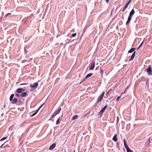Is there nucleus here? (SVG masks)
I'll return each instance as SVG.
<instances>
[{
    "label": "nucleus",
    "instance_id": "obj_33",
    "mask_svg": "<svg viewBox=\"0 0 152 152\" xmlns=\"http://www.w3.org/2000/svg\"><path fill=\"white\" fill-rule=\"evenodd\" d=\"M119 121V117L118 116H117V122H118Z\"/></svg>",
    "mask_w": 152,
    "mask_h": 152
},
{
    "label": "nucleus",
    "instance_id": "obj_9",
    "mask_svg": "<svg viewBox=\"0 0 152 152\" xmlns=\"http://www.w3.org/2000/svg\"><path fill=\"white\" fill-rule=\"evenodd\" d=\"M25 91V90L23 88H19L17 90V92L18 93H21L23 91Z\"/></svg>",
    "mask_w": 152,
    "mask_h": 152
},
{
    "label": "nucleus",
    "instance_id": "obj_29",
    "mask_svg": "<svg viewBox=\"0 0 152 152\" xmlns=\"http://www.w3.org/2000/svg\"><path fill=\"white\" fill-rule=\"evenodd\" d=\"M121 97V96H118L117 98L116 101H117Z\"/></svg>",
    "mask_w": 152,
    "mask_h": 152
},
{
    "label": "nucleus",
    "instance_id": "obj_13",
    "mask_svg": "<svg viewBox=\"0 0 152 152\" xmlns=\"http://www.w3.org/2000/svg\"><path fill=\"white\" fill-rule=\"evenodd\" d=\"M135 12L134 11V9H133L132 11L130 12L129 13V16L131 17L132 16Z\"/></svg>",
    "mask_w": 152,
    "mask_h": 152
},
{
    "label": "nucleus",
    "instance_id": "obj_41",
    "mask_svg": "<svg viewBox=\"0 0 152 152\" xmlns=\"http://www.w3.org/2000/svg\"><path fill=\"white\" fill-rule=\"evenodd\" d=\"M125 11L124 10H123V11Z\"/></svg>",
    "mask_w": 152,
    "mask_h": 152
},
{
    "label": "nucleus",
    "instance_id": "obj_27",
    "mask_svg": "<svg viewBox=\"0 0 152 152\" xmlns=\"http://www.w3.org/2000/svg\"><path fill=\"white\" fill-rule=\"evenodd\" d=\"M7 137H4L3 138H2L0 141H3V140H5L6 138H7Z\"/></svg>",
    "mask_w": 152,
    "mask_h": 152
},
{
    "label": "nucleus",
    "instance_id": "obj_2",
    "mask_svg": "<svg viewBox=\"0 0 152 152\" xmlns=\"http://www.w3.org/2000/svg\"><path fill=\"white\" fill-rule=\"evenodd\" d=\"M146 71L149 75H152V70L150 66H148V67L146 69Z\"/></svg>",
    "mask_w": 152,
    "mask_h": 152
},
{
    "label": "nucleus",
    "instance_id": "obj_11",
    "mask_svg": "<svg viewBox=\"0 0 152 152\" xmlns=\"http://www.w3.org/2000/svg\"><path fill=\"white\" fill-rule=\"evenodd\" d=\"M28 95V94L26 92H23L20 94L21 96L22 97H26Z\"/></svg>",
    "mask_w": 152,
    "mask_h": 152
},
{
    "label": "nucleus",
    "instance_id": "obj_5",
    "mask_svg": "<svg viewBox=\"0 0 152 152\" xmlns=\"http://www.w3.org/2000/svg\"><path fill=\"white\" fill-rule=\"evenodd\" d=\"M95 66V62L93 61L91 64V66L90 67L89 69L90 70H93L94 69Z\"/></svg>",
    "mask_w": 152,
    "mask_h": 152
},
{
    "label": "nucleus",
    "instance_id": "obj_31",
    "mask_svg": "<svg viewBox=\"0 0 152 152\" xmlns=\"http://www.w3.org/2000/svg\"><path fill=\"white\" fill-rule=\"evenodd\" d=\"M132 0H129L127 2V3L129 4H130V2Z\"/></svg>",
    "mask_w": 152,
    "mask_h": 152
},
{
    "label": "nucleus",
    "instance_id": "obj_37",
    "mask_svg": "<svg viewBox=\"0 0 152 152\" xmlns=\"http://www.w3.org/2000/svg\"><path fill=\"white\" fill-rule=\"evenodd\" d=\"M143 41L141 43V44H140V45H142V44H143Z\"/></svg>",
    "mask_w": 152,
    "mask_h": 152
},
{
    "label": "nucleus",
    "instance_id": "obj_14",
    "mask_svg": "<svg viewBox=\"0 0 152 152\" xmlns=\"http://www.w3.org/2000/svg\"><path fill=\"white\" fill-rule=\"evenodd\" d=\"M18 101V99L17 98H14L13 101L12 102V103L13 104H15L17 103Z\"/></svg>",
    "mask_w": 152,
    "mask_h": 152
},
{
    "label": "nucleus",
    "instance_id": "obj_18",
    "mask_svg": "<svg viewBox=\"0 0 152 152\" xmlns=\"http://www.w3.org/2000/svg\"><path fill=\"white\" fill-rule=\"evenodd\" d=\"M92 74H93L92 73H91L88 74L85 77V79H86L87 78H88V77L91 76L92 75Z\"/></svg>",
    "mask_w": 152,
    "mask_h": 152
},
{
    "label": "nucleus",
    "instance_id": "obj_12",
    "mask_svg": "<svg viewBox=\"0 0 152 152\" xmlns=\"http://www.w3.org/2000/svg\"><path fill=\"white\" fill-rule=\"evenodd\" d=\"M117 134H115L114 135L113 138V140L115 142H116L118 140V139L117 138Z\"/></svg>",
    "mask_w": 152,
    "mask_h": 152
},
{
    "label": "nucleus",
    "instance_id": "obj_39",
    "mask_svg": "<svg viewBox=\"0 0 152 152\" xmlns=\"http://www.w3.org/2000/svg\"><path fill=\"white\" fill-rule=\"evenodd\" d=\"M142 45H140V46L138 47V48H140Z\"/></svg>",
    "mask_w": 152,
    "mask_h": 152
},
{
    "label": "nucleus",
    "instance_id": "obj_20",
    "mask_svg": "<svg viewBox=\"0 0 152 152\" xmlns=\"http://www.w3.org/2000/svg\"><path fill=\"white\" fill-rule=\"evenodd\" d=\"M129 88V86H127L126 87V88L125 89L124 92L123 93H121V94H124L126 93V90L128 89Z\"/></svg>",
    "mask_w": 152,
    "mask_h": 152
},
{
    "label": "nucleus",
    "instance_id": "obj_28",
    "mask_svg": "<svg viewBox=\"0 0 152 152\" xmlns=\"http://www.w3.org/2000/svg\"><path fill=\"white\" fill-rule=\"evenodd\" d=\"M44 103H43L38 109L37 110H40V109L43 106V105L44 104Z\"/></svg>",
    "mask_w": 152,
    "mask_h": 152
},
{
    "label": "nucleus",
    "instance_id": "obj_6",
    "mask_svg": "<svg viewBox=\"0 0 152 152\" xmlns=\"http://www.w3.org/2000/svg\"><path fill=\"white\" fill-rule=\"evenodd\" d=\"M38 85V83L37 82H36L34 83L33 85L31 84L30 86L33 88L35 89L37 87Z\"/></svg>",
    "mask_w": 152,
    "mask_h": 152
},
{
    "label": "nucleus",
    "instance_id": "obj_19",
    "mask_svg": "<svg viewBox=\"0 0 152 152\" xmlns=\"http://www.w3.org/2000/svg\"><path fill=\"white\" fill-rule=\"evenodd\" d=\"M14 96V95L13 94H12L11 95L10 97V101H12V99Z\"/></svg>",
    "mask_w": 152,
    "mask_h": 152
},
{
    "label": "nucleus",
    "instance_id": "obj_26",
    "mask_svg": "<svg viewBox=\"0 0 152 152\" xmlns=\"http://www.w3.org/2000/svg\"><path fill=\"white\" fill-rule=\"evenodd\" d=\"M76 35V33H73V34H72V37H75Z\"/></svg>",
    "mask_w": 152,
    "mask_h": 152
},
{
    "label": "nucleus",
    "instance_id": "obj_16",
    "mask_svg": "<svg viewBox=\"0 0 152 152\" xmlns=\"http://www.w3.org/2000/svg\"><path fill=\"white\" fill-rule=\"evenodd\" d=\"M78 117V115H74L72 118V120H74L77 118Z\"/></svg>",
    "mask_w": 152,
    "mask_h": 152
},
{
    "label": "nucleus",
    "instance_id": "obj_32",
    "mask_svg": "<svg viewBox=\"0 0 152 152\" xmlns=\"http://www.w3.org/2000/svg\"><path fill=\"white\" fill-rule=\"evenodd\" d=\"M4 144H3L1 146L0 148H4Z\"/></svg>",
    "mask_w": 152,
    "mask_h": 152
},
{
    "label": "nucleus",
    "instance_id": "obj_17",
    "mask_svg": "<svg viewBox=\"0 0 152 152\" xmlns=\"http://www.w3.org/2000/svg\"><path fill=\"white\" fill-rule=\"evenodd\" d=\"M136 49L135 48H132L130 49L128 51L129 53H132Z\"/></svg>",
    "mask_w": 152,
    "mask_h": 152
},
{
    "label": "nucleus",
    "instance_id": "obj_30",
    "mask_svg": "<svg viewBox=\"0 0 152 152\" xmlns=\"http://www.w3.org/2000/svg\"><path fill=\"white\" fill-rule=\"evenodd\" d=\"M11 15V13H8V14H7L5 16V17H7V16H8V15Z\"/></svg>",
    "mask_w": 152,
    "mask_h": 152
},
{
    "label": "nucleus",
    "instance_id": "obj_3",
    "mask_svg": "<svg viewBox=\"0 0 152 152\" xmlns=\"http://www.w3.org/2000/svg\"><path fill=\"white\" fill-rule=\"evenodd\" d=\"M61 110V108L57 109L55 112L53 113V114L52 115V117L53 118H54L55 116L58 114Z\"/></svg>",
    "mask_w": 152,
    "mask_h": 152
},
{
    "label": "nucleus",
    "instance_id": "obj_15",
    "mask_svg": "<svg viewBox=\"0 0 152 152\" xmlns=\"http://www.w3.org/2000/svg\"><path fill=\"white\" fill-rule=\"evenodd\" d=\"M131 17L129 16L128 17V18L127 21V22H126V25H127L128 24V23H129V22L130 21V20H131Z\"/></svg>",
    "mask_w": 152,
    "mask_h": 152
},
{
    "label": "nucleus",
    "instance_id": "obj_40",
    "mask_svg": "<svg viewBox=\"0 0 152 152\" xmlns=\"http://www.w3.org/2000/svg\"><path fill=\"white\" fill-rule=\"evenodd\" d=\"M139 48H138L137 49V50H138L139 49Z\"/></svg>",
    "mask_w": 152,
    "mask_h": 152
},
{
    "label": "nucleus",
    "instance_id": "obj_25",
    "mask_svg": "<svg viewBox=\"0 0 152 152\" xmlns=\"http://www.w3.org/2000/svg\"><path fill=\"white\" fill-rule=\"evenodd\" d=\"M127 152H133V151L131 150L130 148L129 149H127Z\"/></svg>",
    "mask_w": 152,
    "mask_h": 152
},
{
    "label": "nucleus",
    "instance_id": "obj_24",
    "mask_svg": "<svg viewBox=\"0 0 152 152\" xmlns=\"http://www.w3.org/2000/svg\"><path fill=\"white\" fill-rule=\"evenodd\" d=\"M100 72L101 74L102 75L103 73V70L101 68H100Z\"/></svg>",
    "mask_w": 152,
    "mask_h": 152
},
{
    "label": "nucleus",
    "instance_id": "obj_4",
    "mask_svg": "<svg viewBox=\"0 0 152 152\" xmlns=\"http://www.w3.org/2000/svg\"><path fill=\"white\" fill-rule=\"evenodd\" d=\"M107 104L100 111L99 114L101 116H102L103 113L104 112L105 110L107 107Z\"/></svg>",
    "mask_w": 152,
    "mask_h": 152
},
{
    "label": "nucleus",
    "instance_id": "obj_38",
    "mask_svg": "<svg viewBox=\"0 0 152 152\" xmlns=\"http://www.w3.org/2000/svg\"><path fill=\"white\" fill-rule=\"evenodd\" d=\"M126 64H124V66H123V67L122 69L123 68H124L125 66H126Z\"/></svg>",
    "mask_w": 152,
    "mask_h": 152
},
{
    "label": "nucleus",
    "instance_id": "obj_36",
    "mask_svg": "<svg viewBox=\"0 0 152 152\" xmlns=\"http://www.w3.org/2000/svg\"><path fill=\"white\" fill-rule=\"evenodd\" d=\"M15 95L18 96H20V95L18 94H16Z\"/></svg>",
    "mask_w": 152,
    "mask_h": 152
},
{
    "label": "nucleus",
    "instance_id": "obj_22",
    "mask_svg": "<svg viewBox=\"0 0 152 152\" xmlns=\"http://www.w3.org/2000/svg\"><path fill=\"white\" fill-rule=\"evenodd\" d=\"M60 123V118H58L56 122V124L57 125L58 124Z\"/></svg>",
    "mask_w": 152,
    "mask_h": 152
},
{
    "label": "nucleus",
    "instance_id": "obj_34",
    "mask_svg": "<svg viewBox=\"0 0 152 152\" xmlns=\"http://www.w3.org/2000/svg\"><path fill=\"white\" fill-rule=\"evenodd\" d=\"M27 85V84H26V83H22V84H21L20 85Z\"/></svg>",
    "mask_w": 152,
    "mask_h": 152
},
{
    "label": "nucleus",
    "instance_id": "obj_42",
    "mask_svg": "<svg viewBox=\"0 0 152 152\" xmlns=\"http://www.w3.org/2000/svg\"><path fill=\"white\" fill-rule=\"evenodd\" d=\"M73 152H75V150Z\"/></svg>",
    "mask_w": 152,
    "mask_h": 152
},
{
    "label": "nucleus",
    "instance_id": "obj_21",
    "mask_svg": "<svg viewBox=\"0 0 152 152\" xmlns=\"http://www.w3.org/2000/svg\"><path fill=\"white\" fill-rule=\"evenodd\" d=\"M38 111L39 110H37L35 113L33 114L32 115H31V117H33L37 113Z\"/></svg>",
    "mask_w": 152,
    "mask_h": 152
},
{
    "label": "nucleus",
    "instance_id": "obj_35",
    "mask_svg": "<svg viewBox=\"0 0 152 152\" xmlns=\"http://www.w3.org/2000/svg\"><path fill=\"white\" fill-rule=\"evenodd\" d=\"M109 0H106V2L108 3L109 1Z\"/></svg>",
    "mask_w": 152,
    "mask_h": 152
},
{
    "label": "nucleus",
    "instance_id": "obj_7",
    "mask_svg": "<svg viewBox=\"0 0 152 152\" xmlns=\"http://www.w3.org/2000/svg\"><path fill=\"white\" fill-rule=\"evenodd\" d=\"M124 147L126 148V150H127V149H130V148L129 147L128 145H127L125 139H124Z\"/></svg>",
    "mask_w": 152,
    "mask_h": 152
},
{
    "label": "nucleus",
    "instance_id": "obj_1",
    "mask_svg": "<svg viewBox=\"0 0 152 152\" xmlns=\"http://www.w3.org/2000/svg\"><path fill=\"white\" fill-rule=\"evenodd\" d=\"M104 92L103 91L101 95L99 96L96 102L97 103H99L101 101L102 99H103V96L104 95Z\"/></svg>",
    "mask_w": 152,
    "mask_h": 152
},
{
    "label": "nucleus",
    "instance_id": "obj_10",
    "mask_svg": "<svg viewBox=\"0 0 152 152\" xmlns=\"http://www.w3.org/2000/svg\"><path fill=\"white\" fill-rule=\"evenodd\" d=\"M135 51H134L132 54L130 59H129V61H131L134 58L135 54Z\"/></svg>",
    "mask_w": 152,
    "mask_h": 152
},
{
    "label": "nucleus",
    "instance_id": "obj_8",
    "mask_svg": "<svg viewBox=\"0 0 152 152\" xmlns=\"http://www.w3.org/2000/svg\"><path fill=\"white\" fill-rule=\"evenodd\" d=\"M56 146V144L54 143H53L50 147L49 148V150H51L53 149V148L55 147Z\"/></svg>",
    "mask_w": 152,
    "mask_h": 152
},
{
    "label": "nucleus",
    "instance_id": "obj_23",
    "mask_svg": "<svg viewBox=\"0 0 152 152\" xmlns=\"http://www.w3.org/2000/svg\"><path fill=\"white\" fill-rule=\"evenodd\" d=\"M129 5V4L127 3L125 5V6H124V9H125L126 8H127V7H128V6Z\"/></svg>",
    "mask_w": 152,
    "mask_h": 152
}]
</instances>
